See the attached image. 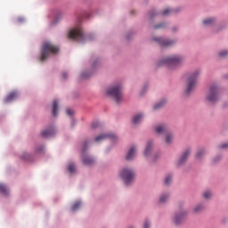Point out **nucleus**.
Wrapping results in <instances>:
<instances>
[{
  "label": "nucleus",
  "instance_id": "obj_1",
  "mask_svg": "<svg viewBox=\"0 0 228 228\" xmlns=\"http://www.w3.org/2000/svg\"><path fill=\"white\" fill-rule=\"evenodd\" d=\"M60 53V48L56 45H54L51 42H45L43 45V48L41 51V61H45L47 58H49L53 54H58Z\"/></svg>",
  "mask_w": 228,
  "mask_h": 228
},
{
  "label": "nucleus",
  "instance_id": "obj_2",
  "mask_svg": "<svg viewBox=\"0 0 228 228\" xmlns=\"http://www.w3.org/2000/svg\"><path fill=\"white\" fill-rule=\"evenodd\" d=\"M107 94H109L111 99H114L116 102H121L122 101V86L121 85H117V86H112L107 90Z\"/></svg>",
  "mask_w": 228,
  "mask_h": 228
},
{
  "label": "nucleus",
  "instance_id": "obj_3",
  "mask_svg": "<svg viewBox=\"0 0 228 228\" xmlns=\"http://www.w3.org/2000/svg\"><path fill=\"white\" fill-rule=\"evenodd\" d=\"M200 76V71L193 72L187 79L186 95H190L197 86V79Z\"/></svg>",
  "mask_w": 228,
  "mask_h": 228
},
{
  "label": "nucleus",
  "instance_id": "obj_4",
  "mask_svg": "<svg viewBox=\"0 0 228 228\" xmlns=\"http://www.w3.org/2000/svg\"><path fill=\"white\" fill-rule=\"evenodd\" d=\"M183 61V57L178 55H173L171 57H167L159 62V65H167L170 69H174V67H177Z\"/></svg>",
  "mask_w": 228,
  "mask_h": 228
},
{
  "label": "nucleus",
  "instance_id": "obj_5",
  "mask_svg": "<svg viewBox=\"0 0 228 228\" xmlns=\"http://www.w3.org/2000/svg\"><path fill=\"white\" fill-rule=\"evenodd\" d=\"M156 133L158 134H165L166 135V143L170 144L172 142H174V134H171L170 130H168V127L166 126V125H159L155 127Z\"/></svg>",
  "mask_w": 228,
  "mask_h": 228
},
{
  "label": "nucleus",
  "instance_id": "obj_6",
  "mask_svg": "<svg viewBox=\"0 0 228 228\" xmlns=\"http://www.w3.org/2000/svg\"><path fill=\"white\" fill-rule=\"evenodd\" d=\"M120 177L123 179L125 184L129 186L134 181L135 174L134 171L129 168H123L120 172Z\"/></svg>",
  "mask_w": 228,
  "mask_h": 228
},
{
  "label": "nucleus",
  "instance_id": "obj_7",
  "mask_svg": "<svg viewBox=\"0 0 228 228\" xmlns=\"http://www.w3.org/2000/svg\"><path fill=\"white\" fill-rule=\"evenodd\" d=\"M69 38L75 40L76 42H84L85 35L83 34V28H77L71 29L69 33Z\"/></svg>",
  "mask_w": 228,
  "mask_h": 228
},
{
  "label": "nucleus",
  "instance_id": "obj_8",
  "mask_svg": "<svg viewBox=\"0 0 228 228\" xmlns=\"http://www.w3.org/2000/svg\"><path fill=\"white\" fill-rule=\"evenodd\" d=\"M220 89L216 86H211L208 94H207V101L208 102H216L220 98Z\"/></svg>",
  "mask_w": 228,
  "mask_h": 228
},
{
  "label": "nucleus",
  "instance_id": "obj_9",
  "mask_svg": "<svg viewBox=\"0 0 228 228\" xmlns=\"http://www.w3.org/2000/svg\"><path fill=\"white\" fill-rule=\"evenodd\" d=\"M154 42H157L161 47H170V45H174V41H170L168 39H165L163 37H154Z\"/></svg>",
  "mask_w": 228,
  "mask_h": 228
},
{
  "label": "nucleus",
  "instance_id": "obj_10",
  "mask_svg": "<svg viewBox=\"0 0 228 228\" xmlns=\"http://www.w3.org/2000/svg\"><path fill=\"white\" fill-rule=\"evenodd\" d=\"M110 138V140H117V134L114 133H109V134H102L95 138V142H102L103 140H106Z\"/></svg>",
  "mask_w": 228,
  "mask_h": 228
},
{
  "label": "nucleus",
  "instance_id": "obj_11",
  "mask_svg": "<svg viewBox=\"0 0 228 228\" xmlns=\"http://www.w3.org/2000/svg\"><path fill=\"white\" fill-rule=\"evenodd\" d=\"M186 215L187 213L185 211L176 214L174 219L175 224L176 225H179V224H183V222H184V219L186 218Z\"/></svg>",
  "mask_w": 228,
  "mask_h": 228
},
{
  "label": "nucleus",
  "instance_id": "obj_12",
  "mask_svg": "<svg viewBox=\"0 0 228 228\" xmlns=\"http://www.w3.org/2000/svg\"><path fill=\"white\" fill-rule=\"evenodd\" d=\"M190 150H186L183 155L180 157L179 160H178V165H183L187 159H188V156H190Z\"/></svg>",
  "mask_w": 228,
  "mask_h": 228
},
{
  "label": "nucleus",
  "instance_id": "obj_13",
  "mask_svg": "<svg viewBox=\"0 0 228 228\" xmlns=\"http://www.w3.org/2000/svg\"><path fill=\"white\" fill-rule=\"evenodd\" d=\"M135 154H136V148L134 146H132L126 154V159L128 161H131V159L134 158Z\"/></svg>",
  "mask_w": 228,
  "mask_h": 228
},
{
  "label": "nucleus",
  "instance_id": "obj_14",
  "mask_svg": "<svg viewBox=\"0 0 228 228\" xmlns=\"http://www.w3.org/2000/svg\"><path fill=\"white\" fill-rule=\"evenodd\" d=\"M54 134V128H49L41 133L43 138H49Z\"/></svg>",
  "mask_w": 228,
  "mask_h": 228
},
{
  "label": "nucleus",
  "instance_id": "obj_15",
  "mask_svg": "<svg viewBox=\"0 0 228 228\" xmlns=\"http://www.w3.org/2000/svg\"><path fill=\"white\" fill-rule=\"evenodd\" d=\"M143 119V114H137L133 118V123L136 126Z\"/></svg>",
  "mask_w": 228,
  "mask_h": 228
},
{
  "label": "nucleus",
  "instance_id": "obj_16",
  "mask_svg": "<svg viewBox=\"0 0 228 228\" xmlns=\"http://www.w3.org/2000/svg\"><path fill=\"white\" fill-rule=\"evenodd\" d=\"M16 97H17V93L15 92L11 93L7 95V97H5L4 102H12V101H13V99H15Z\"/></svg>",
  "mask_w": 228,
  "mask_h": 228
},
{
  "label": "nucleus",
  "instance_id": "obj_17",
  "mask_svg": "<svg viewBox=\"0 0 228 228\" xmlns=\"http://www.w3.org/2000/svg\"><path fill=\"white\" fill-rule=\"evenodd\" d=\"M83 163L84 165L90 166V165H94V163H95V160L90 157H84Z\"/></svg>",
  "mask_w": 228,
  "mask_h": 228
},
{
  "label": "nucleus",
  "instance_id": "obj_18",
  "mask_svg": "<svg viewBox=\"0 0 228 228\" xmlns=\"http://www.w3.org/2000/svg\"><path fill=\"white\" fill-rule=\"evenodd\" d=\"M0 193H3V195H8L9 190L5 184L0 183Z\"/></svg>",
  "mask_w": 228,
  "mask_h": 228
},
{
  "label": "nucleus",
  "instance_id": "obj_19",
  "mask_svg": "<svg viewBox=\"0 0 228 228\" xmlns=\"http://www.w3.org/2000/svg\"><path fill=\"white\" fill-rule=\"evenodd\" d=\"M151 151H152V143L149 142L144 151V156H149V154H151Z\"/></svg>",
  "mask_w": 228,
  "mask_h": 228
},
{
  "label": "nucleus",
  "instance_id": "obj_20",
  "mask_svg": "<svg viewBox=\"0 0 228 228\" xmlns=\"http://www.w3.org/2000/svg\"><path fill=\"white\" fill-rule=\"evenodd\" d=\"M204 26H213L215 24V19L209 18L203 20Z\"/></svg>",
  "mask_w": 228,
  "mask_h": 228
},
{
  "label": "nucleus",
  "instance_id": "obj_21",
  "mask_svg": "<svg viewBox=\"0 0 228 228\" xmlns=\"http://www.w3.org/2000/svg\"><path fill=\"white\" fill-rule=\"evenodd\" d=\"M53 117H58V102H53Z\"/></svg>",
  "mask_w": 228,
  "mask_h": 228
},
{
  "label": "nucleus",
  "instance_id": "obj_22",
  "mask_svg": "<svg viewBox=\"0 0 228 228\" xmlns=\"http://www.w3.org/2000/svg\"><path fill=\"white\" fill-rule=\"evenodd\" d=\"M165 104H167V100H163V101L159 102V103H157L154 106V110H159V108H163L165 106Z\"/></svg>",
  "mask_w": 228,
  "mask_h": 228
},
{
  "label": "nucleus",
  "instance_id": "obj_23",
  "mask_svg": "<svg viewBox=\"0 0 228 228\" xmlns=\"http://www.w3.org/2000/svg\"><path fill=\"white\" fill-rule=\"evenodd\" d=\"M204 154H206V150H204V149L199 150L196 154L197 159H200L204 156Z\"/></svg>",
  "mask_w": 228,
  "mask_h": 228
},
{
  "label": "nucleus",
  "instance_id": "obj_24",
  "mask_svg": "<svg viewBox=\"0 0 228 228\" xmlns=\"http://www.w3.org/2000/svg\"><path fill=\"white\" fill-rule=\"evenodd\" d=\"M68 170L69 174H75L76 173V165L74 163H70L68 167Z\"/></svg>",
  "mask_w": 228,
  "mask_h": 228
},
{
  "label": "nucleus",
  "instance_id": "obj_25",
  "mask_svg": "<svg viewBox=\"0 0 228 228\" xmlns=\"http://www.w3.org/2000/svg\"><path fill=\"white\" fill-rule=\"evenodd\" d=\"M79 208H81V201H77L71 207V211H77V209H79Z\"/></svg>",
  "mask_w": 228,
  "mask_h": 228
},
{
  "label": "nucleus",
  "instance_id": "obj_26",
  "mask_svg": "<svg viewBox=\"0 0 228 228\" xmlns=\"http://www.w3.org/2000/svg\"><path fill=\"white\" fill-rule=\"evenodd\" d=\"M203 197H204V199H207V200H209V199H211V197H213V193L211 192V191H206L203 193Z\"/></svg>",
  "mask_w": 228,
  "mask_h": 228
},
{
  "label": "nucleus",
  "instance_id": "obj_27",
  "mask_svg": "<svg viewBox=\"0 0 228 228\" xmlns=\"http://www.w3.org/2000/svg\"><path fill=\"white\" fill-rule=\"evenodd\" d=\"M204 209V205H197L194 208H193V212L194 213H200V211H202Z\"/></svg>",
  "mask_w": 228,
  "mask_h": 228
},
{
  "label": "nucleus",
  "instance_id": "obj_28",
  "mask_svg": "<svg viewBox=\"0 0 228 228\" xmlns=\"http://www.w3.org/2000/svg\"><path fill=\"white\" fill-rule=\"evenodd\" d=\"M167 200H168V194H164V195H162V196L160 197V199H159V202H160L161 204H165V202H166Z\"/></svg>",
  "mask_w": 228,
  "mask_h": 228
},
{
  "label": "nucleus",
  "instance_id": "obj_29",
  "mask_svg": "<svg viewBox=\"0 0 228 228\" xmlns=\"http://www.w3.org/2000/svg\"><path fill=\"white\" fill-rule=\"evenodd\" d=\"M172 183V175H167L165 178V184H170Z\"/></svg>",
  "mask_w": 228,
  "mask_h": 228
},
{
  "label": "nucleus",
  "instance_id": "obj_30",
  "mask_svg": "<svg viewBox=\"0 0 228 228\" xmlns=\"http://www.w3.org/2000/svg\"><path fill=\"white\" fill-rule=\"evenodd\" d=\"M172 13V9H166L163 12L162 15L167 16Z\"/></svg>",
  "mask_w": 228,
  "mask_h": 228
},
{
  "label": "nucleus",
  "instance_id": "obj_31",
  "mask_svg": "<svg viewBox=\"0 0 228 228\" xmlns=\"http://www.w3.org/2000/svg\"><path fill=\"white\" fill-rule=\"evenodd\" d=\"M227 55H228V51H224V52L219 53L220 58H225V56H227Z\"/></svg>",
  "mask_w": 228,
  "mask_h": 228
},
{
  "label": "nucleus",
  "instance_id": "obj_32",
  "mask_svg": "<svg viewBox=\"0 0 228 228\" xmlns=\"http://www.w3.org/2000/svg\"><path fill=\"white\" fill-rule=\"evenodd\" d=\"M67 115H69V117H72V115H74V110H72V109H68Z\"/></svg>",
  "mask_w": 228,
  "mask_h": 228
},
{
  "label": "nucleus",
  "instance_id": "obj_33",
  "mask_svg": "<svg viewBox=\"0 0 228 228\" xmlns=\"http://www.w3.org/2000/svg\"><path fill=\"white\" fill-rule=\"evenodd\" d=\"M159 28H165V24L164 23H160L159 25H155L154 26V28L155 29H159Z\"/></svg>",
  "mask_w": 228,
  "mask_h": 228
},
{
  "label": "nucleus",
  "instance_id": "obj_34",
  "mask_svg": "<svg viewBox=\"0 0 228 228\" xmlns=\"http://www.w3.org/2000/svg\"><path fill=\"white\" fill-rule=\"evenodd\" d=\"M150 227H151V223H149V221L146 220V221L144 222V226H143V228H150Z\"/></svg>",
  "mask_w": 228,
  "mask_h": 228
},
{
  "label": "nucleus",
  "instance_id": "obj_35",
  "mask_svg": "<svg viewBox=\"0 0 228 228\" xmlns=\"http://www.w3.org/2000/svg\"><path fill=\"white\" fill-rule=\"evenodd\" d=\"M98 126H99V122L93 123L92 125L93 129H95Z\"/></svg>",
  "mask_w": 228,
  "mask_h": 228
},
{
  "label": "nucleus",
  "instance_id": "obj_36",
  "mask_svg": "<svg viewBox=\"0 0 228 228\" xmlns=\"http://www.w3.org/2000/svg\"><path fill=\"white\" fill-rule=\"evenodd\" d=\"M228 148V143H224L220 146V149H227Z\"/></svg>",
  "mask_w": 228,
  "mask_h": 228
},
{
  "label": "nucleus",
  "instance_id": "obj_37",
  "mask_svg": "<svg viewBox=\"0 0 228 228\" xmlns=\"http://www.w3.org/2000/svg\"><path fill=\"white\" fill-rule=\"evenodd\" d=\"M88 145V142H85L84 144V149L82 150L83 152H85L86 151V146Z\"/></svg>",
  "mask_w": 228,
  "mask_h": 228
},
{
  "label": "nucleus",
  "instance_id": "obj_38",
  "mask_svg": "<svg viewBox=\"0 0 228 228\" xmlns=\"http://www.w3.org/2000/svg\"><path fill=\"white\" fill-rule=\"evenodd\" d=\"M82 77H90V75H86V73H82Z\"/></svg>",
  "mask_w": 228,
  "mask_h": 228
},
{
  "label": "nucleus",
  "instance_id": "obj_39",
  "mask_svg": "<svg viewBox=\"0 0 228 228\" xmlns=\"http://www.w3.org/2000/svg\"><path fill=\"white\" fill-rule=\"evenodd\" d=\"M62 79H67V73H62Z\"/></svg>",
  "mask_w": 228,
  "mask_h": 228
},
{
  "label": "nucleus",
  "instance_id": "obj_40",
  "mask_svg": "<svg viewBox=\"0 0 228 228\" xmlns=\"http://www.w3.org/2000/svg\"><path fill=\"white\" fill-rule=\"evenodd\" d=\"M18 21H19V22H23V21H24V19L19 18V19H18Z\"/></svg>",
  "mask_w": 228,
  "mask_h": 228
},
{
  "label": "nucleus",
  "instance_id": "obj_41",
  "mask_svg": "<svg viewBox=\"0 0 228 228\" xmlns=\"http://www.w3.org/2000/svg\"><path fill=\"white\" fill-rule=\"evenodd\" d=\"M95 65H97V62H94L93 67L95 68Z\"/></svg>",
  "mask_w": 228,
  "mask_h": 228
},
{
  "label": "nucleus",
  "instance_id": "obj_42",
  "mask_svg": "<svg viewBox=\"0 0 228 228\" xmlns=\"http://www.w3.org/2000/svg\"><path fill=\"white\" fill-rule=\"evenodd\" d=\"M151 19H152V17H154V15H151Z\"/></svg>",
  "mask_w": 228,
  "mask_h": 228
}]
</instances>
